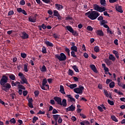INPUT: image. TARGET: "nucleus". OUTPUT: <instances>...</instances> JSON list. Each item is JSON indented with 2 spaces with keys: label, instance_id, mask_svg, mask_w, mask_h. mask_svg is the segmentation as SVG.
I'll return each mask as SVG.
<instances>
[{
  "label": "nucleus",
  "instance_id": "1",
  "mask_svg": "<svg viewBox=\"0 0 125 125\" xmlns=\"http://www.w3.org/2000/svg\"><path fill=\"white\" fill-rule=\"evenodd\" d=\"M8 82V77L5 75H3L0 81V84L2 85V89L4 91L7 92L8 90L11 88V85L9 83H7Z\"/></svg>",
  "mask_w": 125,
  "mask_h": 125
},
{
  "label": "nucleus",
  "instance_id": "2",
  "mask_svg": "<svg viewBox=\"0 0 125 125\" xmlns=\"http://www.w3.org/2000/svg\"><path fill=\"white\" fill-rule=\"evenodd\" d=\"M18 76L20 77V79L21 80L20 82L17 81L16 82H14V81H12L11 82L12 86H16V85H19L20 83H21V84H24V83H25V84H29V83H28V80H27V79H26V77H25V75L23 74V73L21 72H19L18 74Z\"/></svg>",
  "mask_w": 125,
  "mask_h": 125
},
{
  "label": "nucleus",
  "instance_id": "3",
  "mask_svg": "<svg viewBox=\"0 0 125 125\" xmlns=\"http://www.w3.org/2000/svg\"><path fill=\"white\" fill-rule=\"evenodd\" d=\"M85 15H88V18L91 20H95L99 16V13L96 11H89L85 13Z\"/></svg>",
  "mask_w": 125,
  "mask_h": 125
},
{
  "label": "nucleus",
  "instance_id": "4",
  "mask_svg": "<svg viewBox=\"0 0 125 125\" xmlns=\"http://www.w3.org/2000/svg\"><path fill=\"white\" fill-rule=\"evenodd\" d=\"M40 87L43 90H47L49 89V85L47 83V80L46 79H43L42 81V84L40 85Z\"/></svg>",
  "mask_w": 125,
  "mask_h": 125
},
{
  "label": "nucleus",
  "instance_id": "5",
  "mask_svg": "<svg viewBox=\"0 0 125 125\" xmlns=\"http://www.w3.org/2000/svg\"><path fill=\"white\" fill-rule=\"evenodd\" d=\"M55 57L57 59H58L59 61H65L66 59H67V57L66 55L63 53H61L59 54H56L55 55Z\"/></svg>",
  "mask_w": 125,
  "mask_h": 125
},
{
  "label": "nucleus",
  "instance_id": "6",
  "mask_svg": "<svg viewBox=\"0 0 125 125\" xmlns=\"http://www.w3.org/2000/svg\"><path fill=\"white\" fill-rule=\"evenodd\" d=\"M93 8L94 10H96V11H98L99 12H103L104 11H105V10H106L105 7H101L97 4H94Z\"/></svg>",
  "mask_w": 125,
  "mask_h": 125
},
{
  "label": "nucleus",
  "instance_id": "7",
  "mask_svg": "<svg viewBox=\"0 0 125 125\" xmlns=\"http://www.w3.org/2000/svg\"><path fill=\"white\" fill-rule=\"evenodd\" d=\"M84 89V87L82 86V85H79V88H76L74 89V91L75 93H77V94H82L83 93V90Z\"/></svg>",
  "mask_w": 125,
  "mask_h": 125
},
{
  "label": "nucleus",
  "instance_id": "8",
  "mask_svg": "<svg viewBox=\"0 0 125 125\" xmlns=\"http://www.w3.org/2000/svg\"><path fill=\"white\" fill-rule=\"evenodd\" d=\"M75 110H76V106L73 104H71L70 106L65 109L66 112H73L75 111Z\"/></svg>",
  "mask_w": 125,
  "mask_h": 125
},
{
  "label": "nucleus",
  "instance_id": "9",
  "mask_svg": "<svg viewBox=\"0 0 125 125\" xmlns=\"http://www.w3.org/2000/svg\"><path fill=\"white\" fill-rule=\"evenodd\" d=\"M66 97H67L68 99V102H76V100L75 99V98H73V97L72 96V95H66Z\"/></svg>",
  "mask_w": 125,
  "mask_h": 125
},
{
  "label": "nucleus",
  "instance_id": "10",
  "mask_svg": "<svg viewBox=\"0 0 125 125\" xmlns=\"http://www.w3.org/2000/svg\"><path fill=\"white\" fill-rule=\"evenodd\" d=\"M28 20L30 22H32V23H36V21H37V17L36 15L34 17H29L28 18Z\"/></svg>",
  "mask_w": 125,
  "mask_h": 125
},
{
  "label": "nucleus",
  "instance_id": "11",
  "mask_svg": "<svg viewBox=\"0 0 125 125\" xmlns=\"http://www.w3.org/2000/svg\"><path fill=\"white\" fill-rule=\"evenodd\" d=\"M54 100L57 102L59 105H60V104H61V102L62 101V99H61V98L58 97H54Z\"/></svg>",
  "mask_w": 125,
  "mask_h": 125
},
{
  "label": "nucleus",
  "instance_id": "12",
  "mask_svg": "<svg viewBox=\"0 0 125 125\" xmlns=\"http://www.w3.org/2000/svg\"><path fill=\"white\" fill-rule=\"evenodd\" d=\"M65 85L68 87H70V88H71V89H73V88H75L77 86V84L76 83H74V84L66 83Z\"/></svg>",
  "mask_w": 125,
  "mask_h": 125
},
{
  "label": "nucleus",
  "instance_id": "13",
  "mask_svg": "<svg viewBox=\"0 0 125 125\" xmlns=\"http://www.w3.org/2000/svg\"><path fill=\"white\" fill-rule=\"evenodd\" d=\"M116 10L117 11H118V12H120V13H123L124 11H123V9L122 8V6H119V5H116Z\"/></svg>",
  "mask_w": 125,
  "mask_h": 125
},
{
  "label": "nucleus",
  "instance_id": "14",
  "mask_svg": "<svg viewBox=\"0 0 125 125\" xmlns=\"http://www.w3.org/2000/svg\"><path fill=\"white\" fill-rule=\"evenodd\" d=\"M70 49L72 51L78 52V47L75 46V43H73V45L71 47Z\"/></svg>",
  "mask_w": 125,
  "mask_h": 125
},
{
  "label": "nucleus",
  "instance_id": "15",
  "mask_svg": "<svg viewBox=\"0 0 125 125\" xmlns=\"http://www.w3.org/2000/svg\"><path fill=\"white\" fill-rule=\"evenodd\" d=\"M60 105L63 106V107H67V100L66 99H63Z\"/></svg>",
  "mask_w": 125,
  "mask_h": 125
},
{
  "label": "nucleus",
  "instance_id": "16",
  "mask_svg": "<svg viewBox=\"0 0 125 125\" xmlns=\"http://www.w3.org/2000/svg\"><path fill=\"white\" fill-rule=\"evenodd\" d=\"M28 38H29V35L26 33V32H22L21 39H22V40H25L26 39H28Z\"/></svg>",
  "mask_w": 125,
  "mask_h": 125
},
{
  "label": "nucleus",
  "instance_id": "17",
  "mask_svg": "<svg viewBox=\"0 0 125 125\" xmlns=\"http://www.w3.org/2000/svg\"><path fill=\"white\" fill-rule=\"evenodd\" d=\"M90 68H91L93 72H94V73H97V69L94 64H90Z\"/></svg>",
  "mask_w": 125,
  "mask_h": 125
},
{
  "label": "nucleus",
  "instance_id": "18",
  "mask_svg": "<svg viewBox=\"0 0 125 125\" xmlns=\"http://www.w3.org/2000/svg\"><path fill=\"white\" fill-rule=\"evenodd\" d=\"M55 6L57 10H62V9L63 8V5L59 4H55Z\"/></svg>",
  "mask_w": 125,
  "mask_h": 125
},
{
  "label": "nucleus",
  "instance_id": "19",
  "mask_svg": "<svg viewBox=\"0 0 125 125\" xmlns=\"http://www.w3.org/2000/svg\"><path fill=\"white\" fill-rule=\"evenodd\" d=\"M96 33L98 36H100L101 37H102L104 36V33L102 30H98L96 31Z\"/></svg>",
  "mask_w": 125,
  "mask_h": 125
},
{
  "label": "nucleus",
  "instance_id": "20",
  "mask_svg": "<svg viewBox=\"0 0 125 125\" xmlns=\"http://www.w3.org/2000/svg\"><path fill=\"white\" fill-rule=\"evenodd\" d=\"M108 60H111V61L114 62L116 61V58L113 55V54H110L108 57Z\"/></svg>",
  "mask_w": 125,
  "mask_h": 125
},
{
  "label": "nucleus",
  "instance_id": "21",
  "mask_svg": "<svg viewBox=\"0 0 125 125\" xmlns=\"http://www.w3.org/2000/svg\"><path fill=\"white\" fill-rule=\"evenodd\" d=\"M104 62L107 66H111V64H112V62L108 59H105Z\"/></svg>",
  "mask_w": 125,
  "mask_h": 125
},
{
  "label": "nucleus",
  "instance_id": "22",
  "mask_svg": "<svg viewBox=\"0 0 125 125\" xmlns=\"http://www.w3.org/2000/svg\"><path fill=\"white\" fill-rule=\"evenodd\" d=\"M60 91L61 92V93H62V94H65V91L64 90V86L62 85H60Z\"/></svg>",
  "mask_w": 125,
  "mask_h": 125
},
{
  "label": "nucleus",
  "instance_id": "23",
  "mask_svg": "<svg viewBox=\"0 0 125 125\" xmlns=\"http://www.w3.org/2000/svg\"><path fill=\"white\" fill-rule=\"evenodd\" d=\"M23 70L25 73H28V72H29V70L28 69V63L24 64Z\"/></svg>",
  "mask_w": 125,
  "mask_h": 125
},
{
  "label": "nucleus",
  "instance_id": "24",
  "mask_svg": "<svg viewBox=\"0 0 125 125\" xmlns=\"http://www.w3.org/2000/svg\"><path fill=\"white\" fill-rule=\"evenodd\" d=\"M67 30H68L69 31V32H70V33H74V29H73V28L71 26H67L66 27Z\"/></svg>",
  "mask_w": 125,
  "mask_h": 125
},
{
  "label": "nucleus",
  "instance_id": "25",
  "mask_svg": "<svg viewBox=\"0 0 125 125\" xmlns=\"http://www.w3.org/2000/svg\"><path fill=\"white\" fill-rule=\"evenodd\" d=\"M45 44L47 46H50L51 47H53V43L52 42H49V41H46L45 42Z\"/></svg>",
  "mask_w": 125,
  "mask_h": 125
},
{
  "label": "nucleus",
  "instance_id": "26",
  "mask_svg": "<svg viewBox=\"0 0 125 125\" xmlns=\"http://www.w3.org/2000/svg\"><path fill=\"white\" fill-rule=\"evenodd\" d=\"M53 117L54 120H55L56 122H57V120H58V119L61 117H60V115L58 114L54 115H53Z\"/></svg>",
  "mask_w": 125,
  "mask_h": 125
},
{
  "label": "nucleus",
  "instance_id": "27",
  "mask_svg": "<svg viewBox=\"0 0 125 125\" xmlns=\"http://www.w3.org/2000/svg\"><path fill=\"white\" fill-rule=\"evenodd\" d=\"M114 92H115V93H117V94H119V95H124V93H123V92L120 91H118L117 89H114Z\"/></svg>",
  "mask_w": 125,
  "mask_h": 125
},
{
  "label": "nucleus",
  "instance_id": "28",
  "mask_svg": "<svg viewBox=\"0 0 125 125\" xmlns=\"http://www.w3.org/2000/svg\"><path fill=\"white\" fill-rule=\"evenodd\" d=\"M18 88L19 89H23V90H25V89H26V88H25V86H23V85H21V83H20L18 85Z\"/></svg>",
  "mask_w": 125,
  "mask_h": 125
},
{
  "label": "nucleus",
  "instance_id": "29",
  "mask_svg": "<svg viewBox=\"0 0 125 125\" xmlns=\"http://www.w3.org/2000/svg\"><path fill=\"white\" fill-rule=\"evenodd\" d=\"M64 50L65 52H66L68 56H70V49H69L67 47H65L64 48Z\"/></svg>",
  "mask_w": 125,
  "mask_h": 125
},
{
  "label": "nucleus",
  "instance_id": "30",
  "mask_svg": "<svg viewBox=\"0 0 125 125\" xmlns=\"http://www.w3.org/2000/svg\"><path fill=\"white\" fill-rule=\"evenodd\" d=\"M111 118L112 120V121H114V122L118 123V119H117V117L115 116V115L111 116Z\"/></svg>",
  "mask_w": 125,
  "mask_h": 125
},
{
  "label": "nucleus",
  "instance_id": "31",
  "mask_svg": "<svg viewBox=\"0 0 125 125\" xmlns=\"http://www.w3.org/2000/svg\"><path fill=\"white\" fill-rule=\"evenodd\" d=\"M68 75H69V76H73V75H74V71L69 69L68 71Z\"/></svg>",
  "mask_w": 125,
  "mask_h": 125
},
{
  "label": "nucleus",
  "instance_id": "32",
  "mask_svg": "<svg viewBox=\"0 0 125 125\" xmlns=\"http://www.w3.org/2000/svg\"><path fill=\"white\" fill-rule=\"evenodd\" d=\"M53 13L54 16H56V17L57 16H58V15H60V14H59V12L56 10H54Z\"/></svg>",
  "mask_w": 125,
  "mask_h": 125
},
{
  "label": "nucleus",
  "instance_id": "33",
  "mask_svg": "<svg viewBox=\"0 0 125 125\" xmlns=\"http://www.w3.org/2000/svg\"><path fill=\"white\" fill-rule=\"evenodd\" d=\"M109 87L110 88H113L115 87V82H112L109 83Z\"/></svg>",
  "mask_w": 125,
  "mask_h": 125
},
{
  "label": "nucleus",
  "instance_id": "34",
  "mask_svg": "<svg viewBox=\"0 0 125 125\" xmlns=\"http://www.w3.org/2000/svg\"><path fill=\"white\" fill-rule=\"evenodd\" d=\"M72 68L74 71L76 72V73H79V69L78 68V66H77V65H73Z\"/></svg>",
  "mask_w": 125,
  "mask_h": 125
},
{
  "label": "nucleus",
  "instance_id": "35",
  "mask_svg": "<svg viewBox=\"0 0 125 125\" xmlns=\"http://www.w3.org/2000/svg\"><path fill=\"white\" fill-rule=\"evenodd\" d=\"M41 72H46V67L45 65H43L42 67L41 68Z\"/></svg>",
  "mask_w": 125,
  "mask_h": 125
},
{
  "label": "nucleus",
  "instance_id": "36",
  "mask_svg": "<svg viewBox=\"0 0 125 125\" xmlns=\"http://www.w3.org/2000/svg\"><path fill=\"white\" fill-rule=\"evenodd\" d=\"M107 23H108V21H107L103 20L101 21L100 25H101V26H102V25H104L105 24H107Z\"/></svg>",
  "mask_w": 125,
  "mask_h": 125
},
{
  "label": "nucleus",
  "instance_id": "37",
  "mask_svg": "<svg viewBox=\"0 0 125 125\" xmlns=\"http://www.w3.org/2000/svg\"><path fill=\"white\" fill-rule=\"evenodd\" d=\"M94 50L95 51L96 53L99 52V46H95L94 48Z\"/></svg>",
  "mask_w": 125,
  "mask_h": 125
},
{
  "label": "nucleus",
  "instance_id": "38",
  "mask_svg": "<svg viewBox=\"0 0 125 125\" xmlns=\"http://www.w3.org/2000/svg\"><path fill=\"white\" fill-rule=\"evenodd\" d=\"M9 77L10 80H12V81H15V75L12 74L10 75Z\"/></svg>",
  "mask_w": 125,
  "mask_h": 125
},
{
  "label": "nucleus",
  "instance_id": "39",
  "mask_svg": "<svg viewBox=\"0 0 125 125\" xmlns=\"http://www.w3.org/2000/svg\"><path fill=\"white\" fill-rule=\"evenodd\" d=\"M75 52L74 51H72L71 52V56L72 57H74V58H77V55H76V54L75 53Z\"/></svg>",
  "mask_w": 125,
  "mask_h": 125
},
{
  "label": "nucleus",
  "instance_id": "40",
  "mask_svg": "<svg viewBox=\"0 0 125 125\" xmlns=\"http://www.w3.org/2000/svg\"><path fill=\"white\" fill-rule=\"evenodd\" d=\"M38 120H39V118L34 116L32 119V123H33V124H35V123H36V122H37Z\"/></svg>",
  "mask_w": 125,
  "mask_h": 125
},
{
  "label": "nucleus",
  "instance_id": "41",
  "mask_svg": "<svg viewBox=\"0 0 125 125\" xmlns=\"http://www.w3.org/2000/svg\"><path fill=\"white\" fill-rule=\"evenodd\" d=\"M100 2H101V4H102V5L105 6V5L106 4V0H101Z\"/></svg>",
  "mask_w": 125,
  "mask_h": 125
},
{
  "label": "nucleus",
  "instance_id": "42",
  "mask_svg": "<svg viewBox=\"0 0 125 125\" xmlns=\"http://www.w3.org/2000/svg\"><path fill=\"white\" fill-rule=\"evenodd\" d=\"M107 102L109 105H111V106H113L114 105V102L113 101H111L110 100H107Z\"/></svg>",
  "mask_w": 125,
  "mask_h": 125
},
{
  "label": "nucleus",
  "instance_id": "43",
  "mask_svg": "<svg viewBox=\"0 0 125 125\" xmlns=\"http://www.w3.org/2000/svg\"><path fill=\"white\" fill-rule=\"evenodd\" d=\"M87 30L88 31H90V32H91V31H93V28H92V27H91V26L89 25L87 27Z\"/></svg>",
  "mask_w": 125,
  "mask_h": 125
},
{
  "label": "nucleus",
  "instance_id": "44",
  "mask_svg": "<svg viewBox=\"0 0 125 125\" xmlns=\"http://www.w3.org/2000/svg\"><path fill=\"white\" fill-rule=\"evenodd\" d=\"M13 14H14V11L13 10H10L8 12V16H11V15H13Z\"/></svg>",
  "mask_w": 125,
  "mask_h": 125
},
{
  "label": "nucleus",
  "instance_id": "45",
  "mask_svg": "<svg viewBox=\"0 0 125 125\" xmlns=\"http://www.w3.org/2000/svg\"><path fill=\"white\" fill-rule=\"evenodd\" d=\"M21 56L22 58H26L27 57V54L24 53H21Z\"/></svg>",
  "mask_w": 125,
  "mask_h": 125
},
{
  "label": "nucleus",
  "instance_id": "46",
  "mask_svg": "<svg viewBox=\"0 0 125 125\" xmlns=\"http://www.w3.org/2000/svg\"><path fill=\"white\" fill-rule=\"evenodd\" d=\"M107 32L108 34H110V35H113V34H114V31H111V30H110V28L107 29Z\"/></svg>",
  "mask_w": 125,
  "mask_h": 125
},
{
  "label": "nucleus",
  "instance_id": "47",
  "mask_svg": "<svg viewBox=\"0 0 125 125\" xmlns=\"http://www.w3.org/2000/svg\"><path fill=\"white\" fill-rule=\"evenodd\" d=\"M34 94L35 97H38V96H39V94H40V92L39 91H35Z\"/></svg>",
  "mask_w": 125,
  "mask_h": 125
},
{
  "label": "nucleus",
  "instance_id": "48",
  "mask_svg": "<svg viewBox=\"0 0 125 125\" xmlns=\"http://www.w3.org/2000/svg\"><path fill=\"white\" fill-rule=\"evenodd\" d=\"M10 123H11L12 124H16V120H15V119L14 118H12V119H11L10 120Z\"/></svg>",
  "mask_w": 125,
  "mask_h": 125
},
{
  "label": "nucleus",
  "instance_id": "49",
  "mask_svg": "<svg viewBox=\"0 0 125 125\" xmlns=\"http://www.w3.org/2000/svg\"><path fill=\"white\" fill-rule=\"evenodd\" d=\"M39 115H44L45 114V112L42 111V110H40L39 112L38 113Z\"/></svg>",
  "mask_w": 125,
  "mask_h": 125
},
{
  "label": "nucleus",
  "instance_id": "50",
  "mask_svg": "<svg viewBox=\"0 0 125 125\" xmlns=\"http://www.w3.org/2000/svg\"><path fill=\"white\" fill-rule=\"evenodd\" d=\"M42 53H46V48L45 47L42 48Z\"/></svg>",
  "mask_w": 125,
  "mask_h": 125
},
{
  "label": "nucleus",
  "instance_id": "51",
  "mask_svg": "<svg viewBox=\"0 0 125 125\" xmlns=\"http://www.w3.org/2000/svg\"><path fill=\"white\" fill-rule=\"evenodd\" d=\"M22 94H23V96H27V94H28V91H27L26 90L23 91Z\"/></svg>",
  "mask_w": 125,
  "mask_h": 125
},
{
  "label": "nucleus",
  "instance_id": "52",
  "mask_svg": "<svg viewBox=\"0 0 125 125\" xmlns=\"http://www.w3.org/2000/svg\"><path fill=\"white\" fill-rule=\"evenodd\" d=\"M25 0H21L20 2V4H21V5H25Z\"/></svg>",
  "mask_w": 125,
  "mask_h": 125
},
{
  "label": "nucleus",
  "instance_id": "53",
  "mask_svg": "<svg viewBox=\"0 0 125 125\" xmlns=\"http://www.w3.org/2000/svg\"><path fill=\"white\" fill-rule=\"evenodd\" d=\"M104 91L105 96H106V97H109V94L108 93V91L105 90H104Z\"/></svg>",
  "mask_w": 125,
  "mask_h": 125
},
{
  "label": "nucleus",
  "instance_id": "54",
  "mask_svg": "<svg viewBox=\"0 0 125 125\" xmlns=\"http://www.w3.org/2000/svg\"><path fill=\"white\" fill-rule=\"evenodd\" d=\"M98 109L99 110V111H100V112H103V111H104L102 107H101L100 106H98Z\"/></svg>",
  "mask_w": 125,
  "mask_h": 125
},
{
  "label": "nucleus",
  "instance_id": "55",
  "mask_svg": "<svg viewBox=\"0 0 125 125\" xmlns=\"http://www.w3.org/2000/svg\"><path fill=\"white\" fill-rule=\"evenodd\" d=\"M52 114H58V111L56 109H53Z\"/></svg>",
  "mask_w": 125,
  "mask_h": 125
},
{
  "label": "nucleus",
  "instance_id": "56",
  "mask_svg": "<svg viewBox=\"0 0 125 125\" xmlns=\"http://www.w3.org/2000/svg\"><path fill=\"white\" fill-rule=\"evenodd\" d=\"M39 27H42V29H43V30H45V29H46V26L45 25V24H42V25L40 26Z\"/></svg>",
  "mask_w": 125,
  "mask_h": 125
},
{
  "label": "nucleus",
  "instance_id": "57",
  "mask_svg": "<svg viewBox=\"0 0 125 125\" xmlns=\"http://www.w3.org/2000/svg\"><path fill=\"white\" fill-rule=\"evenodd\" d=\"M80 116L83 118V119H86V116L85 115L83 114V113H80Z\"/></svg>",
  "mask_w": 125,
  "mask_h": 125
},
{
  "label": "nucleus",
  "instance_id": "58",
  "mask_svg": "<svg viewBox=\"0 0 125 125\" xmlns=\"http://www.w3.org/2000/svg\"><path fill=\"white\" fill-rule=\"evenodd\" d=\"M97 19L98 21H102V20H103V17L102 16H100Z\"/></svg>",
  "mask_w": 125,
  "mask_h": 125
},
{
  "label": "nucleus",
  "instance_id": "59",
  "mask_svg": "<svg viewBox=\"0 0 125 125\" xmlns=\"http://www.w3.org/2000/svg\"><path fill=\"white\" fill-rule=\"evenodd\" d=\"M22 10H23V9H22L21 8H19L17 9V11L19 13H21L22 12Z\"/></svg>",
  "mask_w": 125,
  "mask_h": 125
},
{
  "label": "nucleus",
  "instance_id": "60",
  "mask_svg": "<svg viewBox=\"0 0 125 125\" xmlns=\"http://www.w3.org/2000/svg\"><path fill=\"white\" fill-rule=\"evenodd\" d=\"M62 122V118H61V117H59V119H58V123H59V124H61Z\"/></svg>",
  "mask_w": 125,
  "mask_h": 125
},
{
  "label": "nucleus",
  "instance_id": "61",
  "mask_svg": "<svg viewBox=\"0 0 125 125\" xmlns=\"http://www.w3.org/2000/svg\"><path fill=\"white\" fill-rule=\"evenodd\" d=\"M84 124H85L86 125H90V123H89V121H83Z\"/></svg>",
  "mask_w": 125,
  "mask_h": 125
},
{
  "label": "nucleus",
  "instance_id": "62",
  "mask_svg": "<svg viewBox=\"0 0 125 125\" xmlns=\"http://www.w3.org/2000/svg\"><path fill=\"white\" fill-rule=\"evenodd\" d=\"M114 43L116 45H119V43H118V39H115L114 41Z\"/></svg>",
  "mask_w": 125,
  "mask_h": 125
},
{
  "label": "nucleus",
  "instance_id": "63",
  "mask_svg": "<svg viewBox=\"0 0 125 125\" xmlns=\"http://www.w3.org/2000/svg\"><path fill=\"white\" fill-rule=\"evenodd\" d=\"M73 80H74L75 82H79V78H78L77 77H74Z\"/></svg>",
  "mask_w": 125,
  "mask_h": 125
},
{
  "label": "nucleus",
  "instance_id": "64",
  "mask_svg": "<svg viewBox=\"0 0 125 125\" xmlns=\"http://www.w3.org/2000/svg\"><path fill=\"white\" fill-rule=\"evenodd\" d=\"M120 100L121 101H122V102H125V97H123V98H121L120 99Z\"/></svg>",
  "mask_w": 125,
  "mask_h": 125
}]
</instances>
